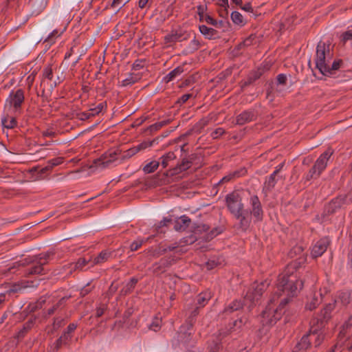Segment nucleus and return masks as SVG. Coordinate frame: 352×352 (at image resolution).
I'll use <instances>...</instances> for the list:
<instances>
[{"instance_id":"9","label":"nucleus","mask_w":352,"mask_h":352,"mask_svg":"<svg viewBox=\"0 0 352 352\" xmlns=\"http://www.w3.org/2000/svg\"><path fill=\"white\" fill-rule=\"evenodd\" d=\"M226 206L230 212L234 215L244 210V204L239 192L234 190L228 194L225 199Z\"/></svg>"},{"instance_id":"56","label":"nucleus","mask_w":352,"mask_h":352,"mask_svg":"<svg viewBox=\"0 0 352 352\" xmlns=\"http://www.w3.org/2000/svg\"><path fill=\"white\" fill-rule=\"evenodd\" d=\"M144 62H145V60H143V59L136 60L132 65V69L134 70H139V69H142L144 67Z\"/></svg>"},{"instance_id":"47","label":"nucleus","mask_w":352,"mask_h":352,"mask_svg":"<svg viewBox=\"0 0 352 352\" xmlns=\"http://www.w3.org/2000/svg\"><path fill=\"white\" fill-rule=\"evenodd\" d=\"M43 73V77L44 78L48 79L50 80H52L53 78V69L52 68V66L48 65L47 67H45L42 72Z\"/></svg>"},{"instance_id":"42","label":"nucleus","mask_w":352,"mask_h":352,"mask_svg":"<svg viewBox=\"0 0 352 352\" xmlns=\"http://www.w3.org/2000/svg\"><path fill=\"white\" fill-rule=\"evenodd\" d=\"M63 31L60 32L58 30H54L44 40V43H53L55 39L63 34Z\"/></svg>"},{"instance_id":"18","label":"nucleus","mask_w":352,"mask_h":352,"mask_svg":"<svg viewBox=\"0 0 352 352\" xmlns=\"http://www.w3.org/2000/svg\"><path fill=\"white\" fill-rule=\"evenodd\" d=\"M247 173V170L244 168H241L238 170H235L234 171H231L226 175L218 183V184H225L228 182H232L236 179L241 177L245 175Z\"/></svg>"},{"instance_id":"62","label":"nucleus","mask_w":352,"mask_h":352,"mask_svg":"<svg viewBox=\"0 0 352 352\" xmlns=\"http://www.w3.org/2000/svg\"><path fill=\"white\" fill-rule=\"evenodd\" d=\"M192 97V94H186L182 96L177 100V103L182 104H184L189 98Z\"/></svg>"},{"instance_id":"39","label":"nucleus","mask_w":352,"mask_h":352,"mask_svg":"<svg viewBox=\"0 0 352 352\" xmlns=\"http://www.w3.org/2000/svg\"><path fill=\"white\" fill-rule=\"evenodd\" d=\"M171 122L170 119H166L160 122H157L153 124H151L148 126V130H149L151 133L154 131H157V130L160 129L163 126L168 124Z\"/></svg>"},{"instance_id":"8","label":"nucleus","mask_w":352,"mask_h":352,"mask_svg":"<svg viewBox=\"0 0 352 352\" xmlns=\"http://www.w3.org/2000/svg\"><path fill=\"white\" fill-rule=\"evenodd\" d=\"M336 305V304L334 301L331 303L327 304L320 311L317 317L314 318L311 320V325L318 328V330L320 331L322 328H323L327 322L331 318V313L334 310Z\"/></svg>"},{"instance_id":"64","label":"nucleus","mask_w":352,"mask_h":352,"mask_svg":"<svg viewBox=\"0 0 352 352\" xmlns=\"http://www.w3.org/2000/svg\"><path fill=\"white\" fill-rule=\"evenodd\" d=\"M256 36L253 34H251L247 38H245L243 41V45L245 46H249L253 44V41L255 40Z\"/></svg>"},{"instance_id":"45","label":"nucleus","mask_w":352,"mask_h":352,"mask_svg":"<svg viewBox=\"0 0 352 352\" xmlns=\"http://www.w3.org/2000/svg\"><path fill=\"white\" fill-rule=\"evenodd\" d=\"M178 247L177 245H169L167 246H160L159 255L164 254L167 252L174 251Z\"/></svg>"},{"instance_id":"55","label":"nucleus","mask_w":352,"mask_h":352,"mask_svg":"<svg viewBox=\"0 0 352 352\" xmlns=\"http://www.w3.org/2000/svg\"><path fill=\"white\" fill-rule=\"evenodd\" d=\"M225 133V130L223 128H217L211 133V137L213 139H217Z\"/></svg>"},{"instance_id":"23","label":"nucleus","mask_w":352,"mask_h":352,"mask_svg":"<svg viewBox=\"0 0 352 352\" xmlns=\"http://www.w3.org/2000/svg\"><path fill=\"white\" fill-rule=\"evenodd\" d=\"M212 294L210 290H206L197 296V309L204 307L211 299Z\"/></svg>"},{"instance_id":"46","label":"nucleus","mask_w":352,"mask_h":352,"mask_svg":"<svg viewBox=\"0 0 352 352\" xmlns=\"http://www.w3.org/2000/svg\"><path fill=\"white\" fill-rule=\"evenodd\" d=\"M221 231L217 228L212 229L210 232L207 233L206 235L204 236L205 241H211L214 237H215L216 236L219 234L221 233Z\"/></svg>"},{"instance_id":"20","label":"nucleus","mask_w":352,"mask_h":352,"mask_svg":"<svg viewBox=\"0 0 352 352\" xmlns=\"http://www.w3.org/2000/svg\"><path fill=\"white\" fill-rule=\"evenodd\" d=\"M191 219L184 214L178 217L174 223V229L178 232L185 231L190 226Z\"/></svg>"},{"instance_id":"2","label":"nucleus","mask_w":352,"mask_h":352,"mask_svg":"<svg viewBox=\"0 0 352 352\" xmlns=\"http://www.w3.org/2000/svg\"><path fill=\"white\" fill-rule=\"evenodd\" d=\"M155 142V140L142 142L138 145L124 151L123 153L118 148L110 149L102 155L100 157L94 160L91 167H101L103 168L108 167L118 159H120V161L129 159L139 151L144 150L149 146H152Z\"/></svg>"},{"instance_id":"35","label":"nucleus","mask_w":352,"mask_h":352,"mask_svg":"<svg viewBox=\"0 0 352 352\" xmlns=\"http://www.w3.org/2000/svg\"><path fill=\"white\" fill-rule=\"evenodd\" d=\"M1 124L7 129H14L17 126V121L14 117L6 116L1 119Z\"/></svg>"},{"instance_id":"30","label":"nucleus","mask_w":352,"mask_h":352,"mask_svg":"<svg viewBox=\"0 0 352 352\" xmlns=\"http://www.w3.org/2000/svg\"><path fill=\"white\" fill-rule=\"evenodd\" d=\"M322 302V294H314L311 299L306 303L305 308L308 310H314L316 309Z\"/></svg>"},{"instance_id":"15","label":"nucleus","mask_w":352,"mask_h":352,"mask_svg":"<svg viewBox=\"0 0 352 352\" xmlns=\"http://www.w3.org/2000/svg\"><path fill=\"white\" fill-rule=\"evenodd\" d=\"M256 113L254 110H245L236 117V124L242 126L256 120Z\"/></svg>"},{"instance_id":"41","label":"nucleus","mask_w":352,"mask_h":352,"mask_svg":"<svg viewBox=\"0 0 352 352\" xmlns=\"http://www.w3.org/2000/svg\"><path fill=\"white\" fill-rule=\"evenodd\" d=\"M139 79H140V77L138 76L131 74L129 76V77H127L126 78L124 79L122 81V86L126 87L129 85H133L134 83L138 82L139 80Z\"/></svg>"},{"instance_id":"4","label":"nucleus","mask_w":352,"mask_h":352,"mask_svg":"<svg viewBox=\"0 0 352 352\" xmlns=\"http://www.w3.org/2000/svg\"><path fill=\"white\" fill-rule=\"evenodd\" d=\"M324 338L323 333L319 331L318 328L311 325L309 332L305 334L296 343L292 349V352H307L311 348L312 344L317 348L322 344Z\"/></svg>"},{"instance_id":"59","label":"nucleus","mask_w":352,"mask_h":352,"mask_svg":"<svg viewBox=\"0 0 352 352\" xmlns=\"http://www.w3.org/2000/svg\"><path fill=\"white\" fill-rule=\"evenodd\" d=\"M91 113L89 111L81 112L78 114V118L81 120H86L91 118Z\"/></svg>"},{"instance_id":"24","label":"nucleus","mask_w":352,"mask_h":352,"mask_svg":"<svg viewBox=\"0 0 352 352\" xmlns=\"http://www.w3.org/2000/svg\"><path fill=\"white\" fill-rule=\"evenodd\" d=\"M138 279L135 277H132L130 280L120 289V296H124L131 294L134 289Z\"/></svg>"},{"instance_id":"29","label":"nucleus","mask_w":352,"mask_h":352,"mask_svg":"<svg viewBox=\"0 0 352 352\" xmlns=\"http://www.w3.org/2000/svg\"><path fill=\"white\" fill-rule=\"evenodd\" d=\"M30 173L32 174L36 173V175L34 176L35 179L41 180L46 178L50 172L49 171V168H46V166L40 169L38 166H34L30 170Z\"/></svg>"},{"instance_id":"52","label":"nucleus","mask_w":352,"mask_h":352,"mask_svg":"<svg viewBox=\"0 0 352 352\" xmlns=\"http://www.w3.org/2000/svg\"><path fill=\"white\" fill-rule=\"evenodd\" d=\"M171 222V217H164L161 221L159 222L158 225L156 226V230L159 232L160 229L164 226H168V223Z\"/></svg>"},{"instance_id":"12","label":"nucleus","mask_w":352,"mask_h":352,"mask_svg":"<svg viewBox=\"0 0 352 352\" xmlns=\"http://www.w3.org/2000/svg\"><path fill=\"white\" fill-rule=\"evenodd\" d=\"M174 258L171 256L162 258L158 262L152 265L153 273L157 275L164 273L167 268L174 263Z\"/></svg>"},{"instance_id":"33","label":"nucleus","mask_w":352,"mask_h":352,"mask_svg":"<svg viewBox=\"0 0 352 352\" xmlns=\"http://www.w3.org/2000/svg\"><path fill=\"white\" fill-rule=\"evenodd\" d=\"M30 3L34 8V12L39 14L45 8L47 0H30Z\"/></svg>"},{"instance_id":"5","label":"nucleus","mask_w":352,"mask_h":352,"mask_svg":"<svg viewBox=\"0 0 352 352\" xmlns=\"http://www.w3.org/2000/svg\"><path fill=\"white\" fill-rule=\"evenodd\" d=\"M333 57V46L329 42L320 41L316 47L315 58L316 67L323 74L327 72V65L331 63Z\"/></svg>"},{"instance_id":"49","label":"nucleus","mask_w":352,"mask_h":352,"mask_svg":"<svg viewBox=\"0 0 352 352\" xmlns=\"http://www.w3.org/2000/svg\"><path fill=\"white\" fill-rule=\"evenodd\" d=\"M262 75V71L258 69L257 71L254 72L250 74L248 77V82L245 83L246 85L252 83L253 81L258 79Z\"/></svg>"},{"instance_id":"61","label":"nucleus","mask_w":352,"mask_h":352,"mask_svg":"<svg viewBox=\"0 0 352 352\" xmlns=\"http://www.w3.org/2000/svg\"><path fill=\"white\" fill-rule=\"evenodd\" d=\"M206 265L208 270H212L219 265V263L214 259H210Z\"/></svg>"},{"instance_id":"34","label":"nucleus","mask_w":352,"mask_h":352,"mask_svg":"<svg viewBox=\"0 0 352 352\" xmlns=\"http://www.w3.org/2000/svg\"><path fill=\"white\" fill-rule=\"evenodd\" d=\"M90 263V265L92 263V260L89 259L87 260L85 258H80L77 262L75 263L71 264V267L72 270H82L83 268Z\"/></svg>"},{"instance_id":"48","label":"nucleus","mask_w":352,"mask_h":352,"mask_svg":"<svg viewBox=\"0 0 352 352\" xmlns=\"http://www.w3.org/2000/svg\"><path fill=\"white\" fill-rule=\"evenodd\" d=\"M193 232L195 234L201 233L203 232H208L209 230V226L206 224H195L192 227Z\"/></svg>"},{"instance_id":"19","label":"nucleus","mask_w":352,"mask_h":352,"mask_svg":"<svg viewBox=\"0 0 352 352\" xmlns=\"http://www.w3.org/2000/svg\"><path fill=\"white\" fill-rule=\"evenodd\" d=\"M277 175L276 172H273L269 177H266L262 189L265 195H267L276 186L278 182Z\"/></svg>"},{"instance_id":"13","label":"nucleus","mask_w":352,"mask_h":352,"mask_svg":"<svg viewBox=\"0 0 352 352\" xmlns=\"http://www.w3.org/2000/svg\"><path fill=\"white\" fill-rule=\"evenodd\" d=\"M330 244V240L327 237H324L316 241L313 245L311 255L313 258L321 256L327 250Z\"/></svg>"},{"instance_id":"36","label":"nucleus","mask_w":352,"mask_h":352,"mask_svg":"<svg viewBox=\"0 0 352 352\" xmlns=\"http://www.w3.org/2000/svg\"><path fill=\"white\" fill-rule=\"evenodd\" d=\"M230 17H231L232 21L235 25L242 27L246 24V21H245L243 15L238 11H233L231 13Z\"/></svg>"},{"instance_id":"17","label":"nucleus","mask_w":352,"mask_h":352,"mask_svg":"<svg viewBox=\"0 0 352 352\" xmlns=\"http://www.w3.org/2000/svg\"><path fill=\"white\" fill-rule=\"evenodd\" d=\"M190 38V34L182 32H172L164 36L166 44H170L175 42H182Z\"/></svg>"},{"instance_id":"51","label":"nucleus","mask_w":352,"mask_h":352,"mask_svg":"<svg viewBox=\"0 0 352 352\" xmlns=\"http://www.w3.org/2000/svg\"><path fill=\"white\" fill-rule=\"evenodd\" d=\"M53 254H54V253L50 252H48L46 253H42L36 256V260L46 261V264H47L48 262V260L50 259V256H52Z\"/></svg>"},{"instance_id":"14","label":"nucleus","mask_w":352,"mask_h":352,"mask_svg":"<svg viewBox=\"0 0 352 352\" xmlns=\"http://www.w3.org/2000/svg\"><path fill=\"white\" fill-rule=\"evenodd\" d=\"M334 302L336 304H340L343 307L352 305V290L344 289L337 292Z\"/></svg>"},{"instance_id":"6","label":"nucleus","mask_w":352,"mask_h":352,"mask_svg":"<svg viewBox=\"0 0 352 352\" xmlns=\"http://www.w3.org/2000/svg\"><path fill=\"white\" fill-rule=\"evenodd\" d=\"M333 153V150L331 148H328L324 153H322L316 160L309 172L305 175V180L310 181L311 179H316L319 178L321 173L327 168L328 162Z\"/></svg>"},{"instance_id":"54","label":"nucleus","mask_w":352,"mask_h":352,"mask_svg":"<svg viewBox=\"0 0 352 352\" xmlns=\"http://www.w3.org/2000/svg\"><path fill=\"white\" fill-rule=\"evenodd\" d=\"M342 41L345 43L349 40L352 39V30H348L343 32L341 35Z\"/></svg>"},{"instance_id":"57","label":"nucleus","mask_w":352,"mask_h":352,"mask_svg":"<svg viewBox=\"0 0 352 352\" xmlns=\"http://www.w3.org/2000/svg\"><path fill=\"white\" fill-rule=\"evenodd\" d=\"M64 324V319L61 317H57L54 319L53 322V328L57 329Z\"/></svg>"},{"instance_id":"26","label":"nucleus","mask_w":352,"mask_h":352,"mask_svg":"<svg viewBox=\"0 0 352 352\" xmlns=\"http://www.w3.org/2000/svg\"><path fill=\"white\" fill-rule=\"evenodd\" d=\"M71 336L67 334H62L61 336L56 340L52 346V352H58L60 348L63 345H67L71 340Z\"/></svg>"},{"instance_id":"1","label":"nucleus","mask_w":352,"mask_h":352,"mask_svg":"<svg viewBox=\"0 0 352 352\" xmlns=\"http://www.w3.org/2000/svg\"><path fill=\"white\" fill-rule=\"evenodd\" d=\"M299 263L292 262L279 274L276 291L272 294L265 310L262 311L263 325H272L285 313V307L297 295L303 287L305 280L298 279Z\"/></svg>"},{"instance_id":"22","label":"nucleus","mask_w":352,"mask_h":352,"mask_svg":"<svg viewBox=\"0 0 352 352\" xmlns=\"http://www.w3.org/2000/svg\"><path fill=\"white\" fill-rule=\"evenodd\" d=\"M199 30L200 33L203 34L206 39L212 40L219 37L217 30L205 25H200L199 26Z\"/></svg>"},{"instance_id":"28","label":"nucleus","mask_w":352,"mask_h":352,"mask_svg":"<svg viewBox=\"0 0 352 352\" xmlns=\"http://www.w3.org/2000/svg\"><path fill=\"white\" fill-rule=\"evenodd\" d=\"M184 65H179L170 72L168 74H166L164 77L163 81L166 83H168L180 76L184 72Z\"/></svg>"},{"instance_id":"53","label":"nucleus","mask_w":352,"mask_h":352,"mask_svg":"<svg viewBox=\"0 0 352 352\" xmlns=\"http://www.w3.org/2000/svg\"><path fill=\"white\" fill-rule=\"evenodd\" d=\"M107 309V304H102L100 305L99 307L96 308V317L100 318L101 317L104 311Z\"/></svg>"},{"instance_id":"16","label":"nucleus","mask_w":352,"mask_h":352,"mask_svg":"<svg viewBox=\"0 0 352 352\" xmlns=\"http://www.w3.org/2000/svg\"><path fill=\"white\" fill-rule=\"evenodd\" d=\"M248 212L245 210L233 215L236 219L239 220V228L245 232L250 226L251 219L247 216Z\"/></svg>"},{"instance_id":"37","label":"nucleus","mask_w":352,"mask_h":352,"mask_svg":"<svg viewBox=\"0 0 352 352\" xmlns=\"http://www.w3.org/2000/svg\"><path fill=\"white\" fill-rule=\"evenodd\" d=\"M34 325V320H29L27 321L24 324L23 328L18 332L17 333V339L21 340L23 339L26 333L32 328Z\"/></svg>"},{"instance_id":"38","label":"nucleus","mask_w":352,"mask_h":352,"mask_svg":"<svg viewBox=\"0 0 352 352\" xmlns=\"http://www.w3.org/2000/svg\"><path fill=\"white\" fill-rule=\"evenodd\" d=\"M111 256V252L107 251L101 252L92 261V263L91 266H93L96 264H100L107 261Z\"/></svg>"},{"instance_id":"7","label":"nucleus","mask_w":352,"mask_h":352,"mask_svg":"<svg viewBox=\"0 0 352 352\" xmlns=\"http://www.w3.org/2000/svg\"><path fill=\"white\" fill-rule=\"evenodd\" d=\"M25 102V91L23 89H13L10 92L5 102V107L15 114H21L22 106Z\"/></svg>"},{"instance_id":"27","label":"nucleus","mask_w":352,"mask_h":352,"mask_svg":"<svg viewBox=\"0 0 352 352\" xmlns=\"http://www.w3.org/2000/svg\"><path fill=\"white\" fill-rule=\"evenodd\" d=\"M201 43L195 35L189 44L184 48L183 54L186 55L193 54L199 49Z\"/></svg>"},{"instance_id":"44","label":"nucleus","mask_w":352,"mask_h":352,"mask_svg":"<svg viewBox=\"0 0 352 352\" xmlns=\"http://www.w3.org/2000/svg\"><path fill=\"white\" fill-rule=\"evenodd\" d=\"M146 241L142 239H137L130 245V250L132 252L137 251Z\"/></svg>"},{"instance_id":"58","label":"nucleus","mask_w":352,"mask_h":352,"mask_svg":"<svg viewBox=\"0 0 352 352\" xmlns=\"http://www.w3.org/2000/svg\"><path fill=\"white\" fill-rule=\"evenodd\" d=\"M277 83L278 85H285L287 82V76L284 74H280L276 77Z\"/></svg>"},{"instance_id":"40","label":"nucleus","mask_w":352,"mask_h":352,"mask_svg":"<svg viewBox=\"0 0 352 352\" xmlns=\"http://www.w3.org/2000/svg\"><path fill=\"white\" fill-rule=\"evenodd\" d=\"M160 166V162L152 161L144 166L143 170L146 173H153Z\"/></svg>"},{"instance_id":"10","label":"nucleus","mask_w":352,"mask_h":352,"mask_svg":"<svg viewBox=\"0 0 352 352\" xmlns=\"http://www.w3.org/2000/svg\"><path fill=\"white\" fill-rule=\"evenodd\" d=\"M268 286L269 283L267 281H263L260 283H253L247 292L245 298L249 300L252 302L257 301L266 291Z\"/></svg>"},{"instance_id":"63","label":"nucleus","mask_w":352,"mask_h":352,"mask_svg":"<svg viewBox=\"0 0 352 352\" xmlns=\"http://www.w3.org/2000/svg\"><path fill=\"white\" fill-rule=\"evenodd\" d=\"M205 21L210 25H212L213 26H216L217 24V21L216 19H214L212 16H210L208 14H206L205 16Z\"/></svg>"},{"instance_id":"43","label":"nucleus","mask_w":352,"mask_h":352,"mask_svg":"<svg viewBox=\"0 0 352 352\" xmlns=\"http://www.w3.org/2000/svg\"><path fill=\"white\" fill-rule=\"evenodd\" d=\"M191 338L192 336L190 333L179 332L178 333V340L184 344H188L190 340H191Z\"/></svg>"},{"instance_id":"21","label":"nucleus","mask_w":352,"mask_h":352,"mask_svg":"<svg viewBox=\"0 0 352 352\" xmlns=\"http://www.w3.org/2000/svg\"><path fill=\"white\" fill-rule=\"evenodd\" d=\"M345 199L344 197H338L331 200L325 207V211L327 214H333L340 209L344 204Z\"/></svg>"},{"instance_id":"50","label":"nucleus","mask_w":352,"mask_h":352,"mask_svg":"<svg viewBox=\"0 0 352 352\" xmlns=\"http://www.w3.org/2000/svg\"><path fill=\"white\" fill-rule=\"evenodd\" d=\"M162 320L159 318H155L149 325V329L155 332L158 331L161 328Z\"/></svg>"},{"instance_id":"11","label":"nucleus","mask_w":352,"mask_h":352,"mask_svg":"<svg viewBox=\"0 0 352 352\" xmlns=\"http://www.w3.org/2000/svg\"><path fill=\"white\" fill-rule=\"evenodd\" d=\"M250 213L254 219V221L259 222L263 221V209L258 197L256 195H252L250 197Z\"/></svg>"},{"instance_id":"3","label":"nucleus","mask_w":352,"mask_h":352,"mask_svg":"<svg viewBox=\"0 0 352 352\" xmlns=\"http://www.w3.org/2000/svg\"><path fill=\"white\" fill-rule=\"evenodd\" d=\"M196 157L197 154L195 153L189 155L188 157L182 158L180 162H178L175 165L174 162L177 156L174 152L170 151L165 153L160 158V164H161L163 168L170 167L166 175L167 176H173L188 170L192 166Z\"/></svg>"},{"instance_id":"60","label":"nucleus","mask_w":352,"mask_h":352,"mask_svg":"<svg viewBox=\"0 0 352 352\" xmlns=\"http://www.w3.org/2000/svg\"><path fill=\"white\" fill-rule=\"evenodd\" d=\"M45 302V299L43 297L40 298L36 302L34 307L32 308V311H34L37 309H41L43 304Z\"/></svg>"},{"instance_id":"32","label":"nucleus","mask_w":352,"mask_h":352,"mask_svg":"<svg viewBox=\"0 0 352 352\" xmlns=\"http://www.w3.org/2000/svg\"><path fill=\"white\" fill-rule=\"evenodd\" d=\"M243 307V303L240 300H235L232 301L228 306H227L223 311L224 314H231L233 311L239 310Z\"/></svg>"},{"instance_id":"25","label":"nucleus","mask_w":352,"mask_h":352,"mask_svg":"<svg viewBox=\"0 0 352 352\" xmlns=\"http://www.w3.org/2000/svg\"><path fill=\"white\" fill-rule=\"evenodd\" d=\"M343 65V60L341 59L334 60L332 63L327 65V72H324L322 75L330 76L336 74V72Z\"/></svg>"},{"instance_id":"31","label":"nucleus","mask_w":352,"mask_h":352,"mask_svg":"<svg viewBox=\"0 0 352 352\" xmlns=\"http://www.w3.org/2000/svg\"><path fill=\"white\" fill-rule=\"evenodd\" d=\"M35 263L34 265L28 269V274L30 275L45 274V270L43 266L46 264V261L36 260Z\"/></svg>"}]
</instances>
